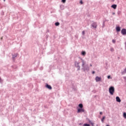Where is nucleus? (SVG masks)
<instances>
[{
  "instance_id": "37",
  "label": "nucleus",
  "mask_w": 126,
  "mask_h": 126,
  "mask_svg": "<svg viewBox=\"0 0 126 126\" xmlns=\"http://www.w3.org/2000/svg\"><path fill=\"white\" fill-rule=\"evenodd\" d=\"M66 14H67V15H68V16L70 15V14H69V13H66Z\"/></svg>"
},
{
  "instance_id": "39",
  "label": "nucleus",
  "mask_w": 126,
  "mask_h": 126,
  "mask_svg": "<svg viewBox=\"0 0 126 126\" xmlns=\"http://www.w3.org/2000/svg\"><path fill=\"white\" fill-rule=\"evenodd\" d=\"M99 114H100V115H103V112H99Z\"/></svg>"
},
{
  "instance_id": "24",
  "label": "nucleus",
  "mask_w": 126,
  "mask_h": 126,
  "mask_svg": "<svg viewBox=\"0 0 126 126\" xmlns=\"http://www.w3.org/2000/svg\"><path fill=\"white\" fill-rule=\"evenodd\" d=\"M12 68H17V66L16 65H14L12 66Z\"/></svg>"
},
{
  "instance_id": "26",
  "label": "nucleus",
  "mask_w": 126,
  "mask_h": 126,
  "mask_svg": "<svg viewBox=\"0 0 126 126\" xmlns=\"http://www.w3.org/2000/svg\"><path fill=\"white\" fill-rule=\"evenodd\" d=\"M66 1V0H61V2H63V3H65Z\"/></svg>"
},
{
  "instance_id": "28",
  "label": "nucleus",
  "mask_w": 126,
  "mask_h": 126,
  "mask_svg": "<svg viewBox=\"0 0 126 126\" xmlns=\"http://www.w3.org/2000/svg\"><path fill=\"white\" fill-rule=\"evenodd\" d=\"M112 43H113V44H115L116 43V40L115 39H113L112 40Z\"/></svg>"
},
{
  "instance_id": "36",
  "label": "nucleus",
  "mask_w": 126,
  "mask_h": 126,
  "mask_svg": "<svg viewBox=\"0 0 126 126\" xmlns=\"http://www.w3.org/2000/svg\"><path fill=\"white\" fill-rule=\"evenodd\" d=\"M83 124V123H82L79 124V126H82Z\"/></svg>"
},
{
  "instance_id": "16",
  "label": "nucleus",
  "mask_w": 126,
  "mask_h": 126,
  "mask_svg": "<svg viewBox=\"0 0 126 126\" xmlns=\"http://www.w3.org/2000/svg\"><path fill=\"white\" fill-rule=\"evenodd\" d=\"M105 119H106V116H103L101 118V121L102 123H104V121L105 120Z\"/></svg>"
},
{
  "instance_id": "44",
  "label": "nucleus",
  "mask_w": 126,
  "mask_h": 126,
  "mask_svg": "<svg viewBox=\"0 0 126 126\" xmlns=\"http://www.w3.org/2000/svg\"><path fill=\"white\" fill-rule=\"evenodd\" d=\"M125 47L126 48V42H125Z\"/></svg>"
},
{
  "instance_id": "43",
  "label": "nucleus",
  "mask_w": 126,
  "mask_h": 126,
  "mask_svg": "<svg viewBox=\"0 0 126 126\" xmlns=\"http://www.w3.org/2000/svg\"><path fill=\"white\" fill-rule=\"evenodd\" d=\"M75 38H77V39L78 36L77 35H75Z\"/></svg>"
},
{
  "instance_id": "19",
  "label": "nucleus",
  "mask_w": 126,
  "mask_h": 126,
  "mask_svg": "<svg viewBox=\"0 0 126 126\" xmlns=\"http://www.w3.org/2000/svg\"><path fill=\"white\" fill-rule=\"evenodd\" d=\"M123 118H124V119H126V112H123Z\"/></svg>"
},
{
  "instance_id": "25",
  "label": "nucleus",
  "mask_w": 126,
  "mask_h": 126,
  "mask_svg": "<svg viewBox=\"0 0 126 126\" xmlns=\"http://www.w3.org/2000/svg\"><path fill=\"white\" fill-rule=\"evenodd\" d=\"M107 78L108 79H112V77L110 75L107 76Z\"/></svg>"
},
{
  "instance_id": "1",
  "label": "nucleus",
  "mask_w": 126,
  "mask_h": 126,
  "mask_svg": "<svg viewBox=\"0 0 126 126\" xmlns=\"http://www.w3.org/2000/svg\"><path fill=\"white\" fill-rule=\"evenodd\" d=\"M108 91L110 95H114V93H115V87L113 86H110L108 89Z\"/></svg>"
},
{
  "instance_id": "9",
  "label": "nucleus",
  "mask_w": 126,
  "mask_h": 126,
  "mask_svg": "<svg viewBox=\"0 0 126 126\" xmlns=\"http://www.w3.org/2000/svg\"><path fill=\"white\" fill-rule=\"evenodd\" d=\"M116 31L117 33H119V32H121V27L120 26H116Z\"/></svg>"
},
{
  "instance_id": "41",
  "label": "nucleus",
  "mask_w": 126,
  "mask_h": 126,
  "mask_svg": "<svg viewBox=\"0 0 126 126\" xmlns=\"http://www.w3.org/2000/svg\"><path fill=\"white\" fill-rule=\"evenodd\" d=\"M115 14H116V13L115 12H112V15H115Z\"/></svg>"
},
{
  "instance_id": "22",
  "label": "nucleus",
  "mask_w": 126,
  "mask_h": 126,
  "mask_svg": "<svg viewBox=\"0 0 126 126\" xmlns=\"http://www.w3.org/2000/svg\"><path fill=\"white\" fill-rule=\"evenodd\" d=\"M72 89H73V90H74V91H76V88H75V87H74V86H72Z\"/></svg>"
},
{
  "instance_id": "48",
  "label": "nucleus",
  "mask_w": 126,
  "mask_h": 126,
  "mask_svg": "<svg viewBox=\"0 0 126 126\" xmlns=\"http://www.w3.org/2000/svg\"><path fill=\"white\" fill-rule=\"evenodd\" d=\"M3 1H5V0H3Z\"/></svg>"
},
{
  "instance_id": "7",
  "label": "nucleus",
  "mask_w": 126,
  "mask_h": 126,
  "mask_svg": "<svg viewBox=\"0 0 126 126\" xmlns=\"http://www.w3.org/2000/svg\"><path fill=\"white\" fill-rule=\"evenodd\" d=\"M95 81L96 82H100V81H101L102 80V78H101V77H99V76H96L95 77Z\"/></svg>"
},
{
  "instance_id": "29",
  "label": "nucleus",
  "mask_w": 126,
  "mask_h": 126,
  "mask_svg": "<svg viewBox=\"0 0 126 126\" xmlns=\"http://www.w3.org/2000/svg\"><path fill=\"white\" fill-rule=\"evenodd\" d=\"M110 51H111V52H114V48H110Z\"/></svg>"
},
{
  "instance_id": "4",
  "label": "nucleus",
  "mask_w": 126,
  "mask_h": 126,
  "mask_svg": "<svg viewBox=\"0 0 126 126\" xmlns=\"http://www.w3.org/2000/svg\"><path fill=\"white\" fill-rule=\"evenodd\" d=\"M77 113L78 114H79L80 113H85V110H84V109H83V108H77Z\"/></svg>"
},
{
  "instance_id": "49",
  "label": "nucleus",
  "mask_w": 126,
  "mask_h": 126,
  "mask_svg": "<svg viewBox=\"0 0 126 126\" xmlns=\"http://www.w3.org/2000/svg\"><path fill=\"white\" fill-rule=\"evenodd\" d=\"M113 1H115V0H112Z\"/></svg>"
},
{
  "instance_id": "31",
  "label": "nucleus",
  "mask_w": 126,
  "mask_h": 126,
  "mask_svg": "<svg viewBox=\"0 0 126 126\" xmlns=\"http://www.w3.org/2000/svg\"><path fill=\"white\" fill-rule=\"evenodd\" d=\"M82 35H85V31H83L82 32Z\"/></svg>"
},
{
  "instance_id": "35",
  "label": "nucleus",
  "mask_w": 126,
  "mask_h": 126,
  "mask_svg": "<svg viewBox=\"0 0 126 126\" xmlns=\"http://www.w3.org/2000/svg\"><path fill=\"white\" fill-rule=\"evenodd\" d=\"M89 124H91L92 123V122H91V120H89Z\"/></svg>"
},
{
  "instance_id": "11",
  "label": "nucleus",
  "mask_w": 126,
  "mask_h": 126,
  "mask_svg": "<svg viewBox=\"0 0 126 126\" xmlns=\"http://www.w3.org/2000/svg\"><path fill=\"white\" fill-rule=\"evenodd\" d=\"M81 61H82V67H85V66H84L85 65V62H84V60L82 59H81Z\"/></svg>"
},
{
  "instance_id": "20",
  "label": "nucleus",
  "mask_w": 126,
  "mask_h": 126,
  "mask_svg": "<svg viewBox=\"0 0 126 126\" xmlns=\"http://www.w3.org/2000/svg\"><path fill=\"white\" fill-rule=\"evenodd\" d=\"M16 57H17V55H16V54L12 55V59L13 60H14V59H15V58H16Z\"/></svg>"
},
{
  "instance_id": "14",
  "label": "nucleus",
  "mask_w": 126,
  "mask_h": 126,
  "mask_svg": "<svg viewBox=\"0 0 126 126\" xmlns=\"http://www.w3.org/2000/svg\"><path fill=\"white\" fill-rule=\"evenodd\" d=\"M117 14L118 16H120L121 14H122V11L121 10H119L117 12Z\"/></svg>"
},
{
  "instance_id": "33",
  "label": "nucleus",
  "mask_w": 126,
  "mask_h": 126,
  "mask_svg": "<svg viewBox=\"0 0 126 126\" xmlns=\"http://www.w3.org/2000/svg\"><path fill=\"white\" fill-rule=\"evenodd\" d=\"M92 74H95V71H93L92 72Z\"/></svg>"
},
{
  "instance_id": "2",
  "label": "nucleus",
  "mask_w": 126,
  "mask_h": 126,
  "mask_svg": "<svg viewBox=\"0 0 126 126\" xmlns=\"http://www.w3.org/2000/svg\"><path fill=\"white\" fill-rule=\"evenodd\" d=\"M74 64L75 67H77V70H80V66L79 65V63L77 62V61H75Z\"/></svg>"
},
{
  "instance_id": "47",
  "label": "nucleus",
  "mask_w": 126,
  "mask_h": 126,
  "mask_svg": "<svg viewBox=\"0 0 126 126\" xmlns=\"http://www.w3.org/2000/svg\"><path fill=\"white\" fill-rule=\"evenodd\" d=\"M2 15H3V12H2Z\"/></svg>"
},
{
  "instance_id": "8",
  "label": "nucleus",
  "mask_w": 126,
  "mask_h": 126,
  "mask_svg": "<svg viewBox=\"0 0 126 126\" xmlns=\"http://www.w3.org/2000/svg\"><path fill=\"white\" fill-rule=\"evenodd\" d=\"M92 27H93V28H94L96 29V28H97V23L96 22H94L91 25Z\"/></svg>"
},
{
  "instance_id": "50",
  "label": "nucleus",
  "mask_w": 126,
  "mask_h": 126,
  "mask_svg": "<svg viewBox=\"0 0 126 126\" xmlns=\"http://www.w3.org/2000/svg\"><path fill=\"white\" fill-rule=\"evenodd\" d=\"M96 126H98V125H96Z\"/></svg>"
},
{
  "instance_id": "3",
  "label": "nucleus",
  "mask_w": 126,
  "mask_h": 126,
  "mask_svg": "<svg viewBox=\"0 0 126 126\" xmlns=\"http://www.w3.org/2000/svg\"><path fill=\"white\" fill-rule=\"evenodd\" d=\"M82 69L83 71H89V66H88V65H86L85 67L82 68Z\"/></svg>"
},
{
  "instance_id": "23",
  "label": "nucleus",
  "mask_w": 126,
  "mask_h": 126,
  "mask_svg": "<svg viewBox=\"0 0 126 126\" xmlns=\"http://www.w3.org/2000/svg\"><path fill=\"white\" fill-rule=\"evenodd\" d=\"M125 72H126V67L124 69V71L122 72V74H125Z\"/></svg>"
},
{
  "instance_id": "18",
  "label": "nucleus",
  "mask_w": 126,
  "mask_h": 126,
  "mask_svg": "<svg viewBox=\"0 0 126 126\" xmlns=\"http://www.w3.org/2000/svg\"><path fill=\"white\" fill-rule=\"evenodd\" d=\"M55 26H60V22H56L55 23Z\"/></svg>"
},
{
  "instance_id": "27",
  "label": "nucleus",
  "mask_w": 126,
  "mask_h": 126,
  "mask_svg": "<svg viewBox=\"0 0 126 126\" xmlns=\"http://www.w3.org/2000/svg\"><path fill=\"white\" fill-rule=\"evenodd\" d=\"M3 82V80L1 79V78L0 77V83H2Z\"/></svg>"
},
{
  "instance_id": "13",
  "label": "nucleus",
  "mask_w": 126,
  "mask_h": 126,
  "mask_svg": "<svg viewBox=\"0 0 126 126\" xmlns=\"http://www.w3.org/2000/svg\"><path fill=\"white\" fill-rule=\"evenodd\" d=\"M78 109H81L83 108V104L82 103H79L78 105Z\"/></svg>"
},
{
  "instance_id": "40",
  "label": "nucleus",
  "mask_w": 126,
  "mask_h": 126,
  "mask_svg": "<svg viewBox=\"0 0 126 126\" xmlns=\"http://www.w3.org/2000/svg\"><path fill=\"white\" fill-rule=\"evenodd\" d=\"M105 25V21H103V26H104Z\"/></svg>"
},
{
  "instance_id": "42",
  "label": "nucleus",
  "mask_w": 126,
  "mask_h": 126,
  "mask_svg": "<svg viewBox=\"0 0 126 126\" xmlns=\"http://www.w3.org/2000/svg\"><path fill=\"white\" fill-rule=\"evenodd\" d=\"M46 33H49V30H47Z\"/></svg>"
},
{
  "instance_id": "38",
  "label": "nucleus",
  "mask_w": 126,
  "mask_h": 126,
  "mask_svg": "<svg viewBox=\"0 0 126 126\" xmlns=\"http://www.w3.org/2000/svg\"><path fill=\"white\" fill-rule=\"evenodd\" d=\"M123 78H124V80L126 81V77H123Z\"/></svg>"
},
{
  "instance_id": "15",
  "label": "nucleus",
  "mask_w": 126,
  "mask_h": 126,
  "mask_svg": "<svg viewBox=\"0 0 126 126\" xmlns=\"http://www.w3.org/2000/svg\"><path fill=\"white\" fill-rule=\"evenodd\" d=\"M81 54L82 55V56H85L86 55V52H85V51H82L81 52Z\"/></svg>"
},
{
  "instance_id": "34",
  "label": "nucleus",
  "mask_w": 126,
  "mask_h": 126,
  "mask_svg": "<svg viewBox=\"0 0 126 126\" xmlns=\"http://www.w3.org/2000/svg\"><path fill=\"white\" fill-rule=\"evenodd\" d=\"M40 70H43V67L42 66L40 67Z\"/></svg>"
},
{
  "instance_id": "5",
  "label": "nucleus",
  "mask_w": 126,
  "mask_h": 126,
  "mask_svg": "<svg viewBox=\"0 0 126 126\" xmlns=\"http://www.w3.org/2000/svg\"><path fill=\"white\" fill-rule=\"evenodd\" d=\"M45 87L49 90H52V86H51V85H49L48 83L45 84Z\"/></svg>"
},
{
  "instance_id": "17",
  "label": "nucleus",
  "mask_w": 126,
  "mask_h": 126,
  "mask_svg": "<svg viewBox=\"0 0 126 126\" xmlns=\"http://www.w3.org/2000/svg\"><path fill=\"white\" fill-rule=\"evenodd\" d=\"M60 8L61 9H62V10H63V9H64V6H63V5H61Z\"/></svg>"
},
{
  "instance_id": "21",
  "label": "nucleus",
  "mask_w": 126,
  "mask_h": 126,
  "mask_svg": "<svg viewBox=\"0 0 126 126\" xmlns=\"http://www.w3.org/2000/svg\"><path fill=\"white\" fill-rule=\"evenodd\" d=\"M83 126H90V124L88 123H85L84 124Z\"/></svg>"
},
{
  "instance_id": "10",
  "label": "nucleus",
  "mask_w": 126,
  "mask_h": 126,
  "mask_svg": "<svg viewBox=\"0 0 126 126\" xmlns=\"http://www.w3.org/2000/svg\"><path fill=\"white\" fill-rule=\"evenodd\" d=\"M116 102H118V103H121L122 102V100H121V98L119 96L116 97Z\"/></svg>"
},
{
  "instance_id": "12",
  "label": "nucleus",
  "mask_w": 126,
  "mask_h": 126,
  "mask_svg": "<svg viewBox=\"0 0 126 126\" xmlns=\"http://www.w3.org/2000/svg\"><path fill=\"white\" fill-rule=\"evenodd\" d=\"M117 4H113L111 5L112 8H113V9H116L117 8Z\"/></svg>"
},
{
  "instance_id": "32",
  "label": "nucleus",
  "mask_w": 126,
  "mask_h": 126,
  "mask_svg": "<svg viewBox=\"0 0 126 126\" xmlns=\"http://www.w3.org/2000/svg\"><path fill=\"white\" fill-rule=\"evenodd\" d=\"M90 125H91L92 126H94V123L92 122Z\"/></svg>"
},
{
  "instance_id": "46",
  "label": "nucleus",
  "mask_w": 126,
  "mask_h": 126,
  "mask_svg": "<svg viewBox=\"0 0 126 126\" xmlns=\"http://www.w3.org/2000/svg\"><path fill=\"white\" fill-rule=\"evenodd\" d=\"M90 66H92V64H90Z\"/></svg>"
},
{
  "instance_id": "45",
  "label": "nucleus",
  "mask_w": 126,
  "mask_h": 126,
  "mask_svg": "<svg viewBox=\"0 0 126 126\" xmlns=\"http://www.w3.org/2000/svg\"><path fill=\"white\" fill-rule=\"evenodd\" d=\"M79 59H80L81 60V59H82V58H80V57H79Z\"/></svg>"
},
{
  "instance_id": "6",
  "label": "nucleus",
  "mask_w": 126,
  "mask_h": 126,
  "mask_svg": "<svg viewBox=\"0 0 126 126\" xmlns=\"http://www.w3.org/2000/svg\"><path fill=\"white\" fill-rule=\"evenodd\" d=\"M121 34L123 35L124 36L126 35V29L125 28H123L121 30Z\"/></svg>"
},
{
  "instance_id": "30",
  "label": "nucleus",
  "mask_w": 126,
  "mask_h": 126,
  "mask_svg": "<svg viewBox=\"0 0 126 126\" xmlns=\"http://www.w3.org/2000/svg\"><path fill=\"white\" fill-rule=\"evenodd\" d=\"M80 3L81 4H83V1H82V0H81L80 1Z\"/></svg>"
}]
</instances>
